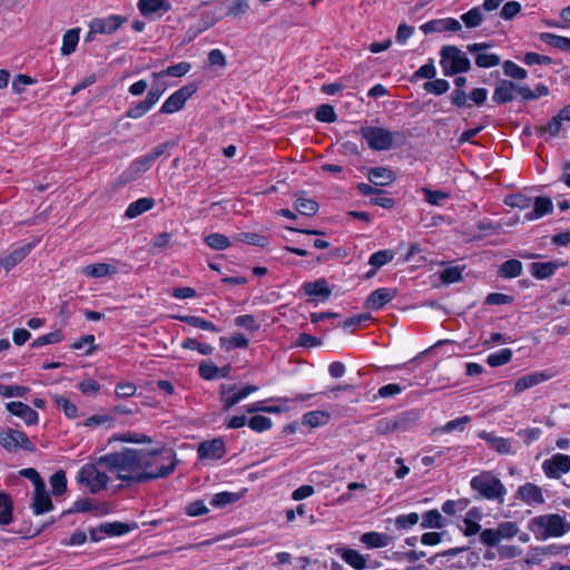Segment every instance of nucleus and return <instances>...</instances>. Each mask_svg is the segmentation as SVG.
Returning <instances> with one entry per match:
<instances>
[{"instance_id": "1", "label": "nucleus", "mask_w": 570, "mask_h": 570, "mask_svg": "<svg viewBox=\"0 0 570 570\" xmlns=\"http://www.w3.org/2000/svg\"><path fill=\"white\" fill-rule=\"evenodd\" d=\"M141 460V450L125 449L99 459L117 479L127 482H145Z\"/></svg>"}, {"instance_id": "2", "label": "nucleus", "mask_w": 570, "mask_h": 570, "mask_svg": "<svg viewBox=\"0 0 570 570\" xmlns=\"http://www.w3.org/2000/svg\"><path fill=\"white\" fill-rule=\"evenodd\" d=\"M141 460L145 481L166 478L176 466L177 459L173 450L159 449L153 451L141 450Z\"/></svg>"}, {"instance_id": "3", "label": "nucleus", "mask_w": 570, "mask_h": 570, "mask_svg": "<svg viewBox=\"0 0 570 570\" xmlns=\"http://www.w3.org/2000/svg\"><path fill=\"white\" fill-rule=\"evenodd\" d=\"M529 528L538 539L546 540L567 534L570 531V522L558 513L542 514L533 518Z\"/></svg>"}, {"instance_id": "4", "label": "nucleus", "mask_w": 570, "mask_h": 570, "mask_svg": "<svg viewBox=\"0 0 570 570\" xmlns=\"http://www.w3.org/2000/svg\"><path fill=\"white\" fill-rule=\"evenodd\" d=\"M470 485L473 491L478 492L487 500L498 501L500 503L504 501L507 489L500 479L494 476L490 471H483L473 476L470 481Z\"/></svg>"}, {"instance_id": "5", "label": "nucleus", "mask_w": 570, "mask_h": 570, "mask_svg": "<svg viewBox=\"0 0 570 570\" xmlns=\"http://www.w3.org/2000/svg\"><path fill=\"white\" fill-rule=\"evenodd\" d=\"M440 66L443 75L451 77L458 73L468 72L471 62L466 55L456 46H444L440 50Z\"/></svg>"}, {"instance_id": "6", "label": "nucleus", "mask_w": 570, "mask_h": 570, "mask_svg": "<svg viewBox=\"0 0 570 570\" xmlns=\"http://www.w3.org/2000/svg\"><path fill=\"white\" fill-rule=\"evenodd\" d=\"M362 138L367 142L372 150H389L394 141L402 138L403 135L396 131H390L382 127L365 126L360 129Z\"/></svg>"}, {"instance_id": "7", "label": "nucleus", "mask_w": 570, "mask_h": 570, "mask_svg": "<svg viewBox=\"0 0 570 570\" xmlns=\"http://www.w3.org/2000/svg\"><path fill=\"white\" fill-rule=\"evenodd\" d=\"M78 480L80 483L86 484L89 491L95 494L107 487L109 476L100 471L97 465L86 464L80 469Z\"/></svg>"}, {"instance_id": "8", "label": "nucleus", "mask_w": 570, "mask_h": 570, "mask_svg": "<svg viewBox=\"0 0 570 570\" xmlns=\"http://www.w3.org/2000/svg\"><path fill=\"white\" fill-rule=\"evenodd\" d=\"M0 444L9 452H17L19 449L30 452L36 450L26 433L13 429L0 431Z\"/></svg>"}, {"instance_id": "9", "label": "nucleus", "mask_w": 570, "mask_h": 570, "mask_svg": "<svg viewBox=\"0 0 570 570\" xmlns=\"http://www.w3.org/2000/svg\"><path fill=\"white\" fill-rule=\"evenodd\" d=\"M197 91L195 83H188L171 94L160 108L161 114H174L185 106L188 98Z\"/></svg>"}, {"instance_id": "10", "label": "nucleus", "mask_w": 570, "mask_h": 570, "mask_svg": "<svg viewBox=\"0 0 570 570\" xmlns=\"http://www.w3.org/2000/svg\"><path fill=\"white\" fill-rule=\"evenodd\" d=\"M492 47L489 42H476L466 46L469 52L475 55V65L479 68H492L501 63L500 56L488 53L487 50Z\"/></svg>"}, {"instance_id": "11", "label": "nucleus", "mask_w": 570, "mask_h": 570, "mask_svg": "<svg viewBox=\"0 0 570 570\" xmlns=\"http://www.w3.org/2000/svg\"><path fill=\"white\" fill-rule=\"evenodd\" d=\"M542 470L547 478L559 479L570 472V455L557 453L542 463Z\"/></svg>"}, {"instance_id": "12", "label": "nucleus", "mask_w": 570, "mask_h": 570, "mask_svg": "<svg viewBox=\"0 0 570 570\" xmlns=\"http://www.w3.org/2000/svg\"><path fill=\"white\" fill-rule=\"evenodd\" d=\"M237 390V385H223L222 387V402L224 404L225 410H229L237 403H239L242 400L247 397L249 394L256 392L258 390V386L248 384L240 390Z\"/></svg>"}, {"instance_id": "13", "label": "nucleus", "mask_w": 570, "mask_h": 570, "mask_svg": "<svg viewBox=\"0 0 570 570\" xmlns=\"http://www.w3.org/2000/svg\"><path fill=\"white\" fill-rule=\"evenodd\" d=\"M414 420L415 417L412 413H403L394 419H384L379 421L376 430L381 434H386L399 430L405 431L411 426Z\"/></svg>"}, {"instance_id": "14", "label": "nucleus", "mask_w": 570, "mask_h": 570, "mask_svg": "<svg viewBox=\"0 0 570 570\" xmlns=\"http://www.w3.org/2000/svg\"><path fill=\"white\" fill-rule=\"evenodd\" d=\"M197 453L203 461H216L222 459L225 453V443L222 439L202 442L198 445Z\"/></svg>"}, {"instance_id": "15", "label": "nucleus", "mask_w": 570, "mask_h": 570, "mask_svg": "<svg viewBox=\"0 0 570 570\" xmlns=\"http://www.w3.org/2000/svg\"><path fill=\"white\" fill-rule=\"evenodd\" d=\"M33 248V245L31 243L19 245L17 247H13L10 252L4 254L0 258V265L6 271H11L13 267H16L20 262H22L31 252Z\"/></svg>"}, {"instance_id": "16", "label": "nucleus", "mask_w": 570, "mask_h": 570, "mask_svg": "<svg viewBox=\"0 0 570 570\" xmlns=\"http://www.w3.org/2000/svg\"><path fill=\"white\" fill-rule=\"evenodd\" d=\"M125 21V17L112 14L105 18L94 19L89 27L91 28V32L110 35L115 32Z\"/></svg>"}, {"instance_id": "17", "label": "nucleus", "mask_w": 570, "mask_h": 570, "mask_svg": "<svg viewBox=\"0 0 570 570\" xmlns=\"http://www.w3.org/2000/svg\"><path fill=\"white\" fill-rule=\"evenodd\" d=\"M461 28L460 21L454 18L430 20L420 27L425 35L442 31H459Z\"/></svg>"}, {"instance_id": "18", "label": "nucleus", "mask_w": 570, "mask_h": 570, "mask_svg": "<svg viewBox=\"0 0 570 570\" xmlns=\"http://www.w3.org/2000/svg\"><path fill=\"white\" fill-rule=\"evenodd\" d=\"M6 407L11 414L19 416L28 425H36L38 423L39 415L37 411H35L28 404L22 402H9L7 403Z\"/></svg>"}, {"instance_id": "19", "label": "nucleus", "mask_w": 570, "mask_h": 570, "mask_svg": "<svg viewBox=\"0 0 570 570\" xmlns=\"http://www.w3.org/2000/svg\"><path fill=\"white\" fill-rule=\"evenodd\" d=\"M479 438L487 441L490 446L499 454H513V441L511 439H504L497 436L493 433L482 431L479 433Z\"/></svg>"}, {"instance_id": "20", "label": "nucleus", "mask_w": 570, "mask_h": 570, "mask_svg": "<svg viewBox=\"0 0 570 570\" xmlns=\"http://www.w3.org/2000/svg\"><path fill=\"white\" fill-rule=\"evenodd\" d=\"M30 507L33 514L36 515L47 513L53 509V504L49 493L46 490V485H43L41 489H35Z\"/></svg>"}, {"instance_id": "21", "label": "nucleus", "mask_w": 570, "mask_h": 570, "mask_svg": "<svg viewBox=\"0 0 570 570\" xmlns=\"http://www.w3.org/2000/svg\"><path fill=\"white\" fill-rule=\"evenodd\" d=\"M395 296V291L391 288H379L370 294L365 301V307L368 309H380L391 302Z\"/></svg>"}, {"instance_id": "22", "label": "nucleus", "mask_w": 570, "mask_h": 570, "mask_svg": "<svg viewBox=\"0 0 570 570\" xmlns=\"http://www.w3.org/2000/svg\"><path fill=\"white\" fill-rule=\"evenodd\" d=\"M150 164L145 157L136 158L128 168L120 175L119 179L122 184H128L136 180L140 175L146 173L150 168Z\"/></svg>"}, {"instance_id": "23", "label": "nucleus", "mask_w": 570, "mask_h": 570, "mask_svg": "<svg viewBox=\"0 0 570 570\" xmlns=\"http://www.w3.org/2000/svg\"><path fill=\"white\" fill-rule=\"evenodd\" d=\"M518 497L529 505L542 504L544 502L542 489L530 482L519 488Z\"/></svg>"}, {"instance_id": "24", "label": "nucleus", "mask_w": 570, "mask_h": 570, "mask_svg": "<svg viewBox=\"0 0 570 570\" xmlns=\"http://www.w3.org/2000/svg\"><path fill=\"white\" fill-rule=\"evenodd\" d=\"M305 295L320 297L322 301L327 299L332 291L325 278H318L314 282H305L302 285Z\"/></svg>"}, {"instance_id": "25", "label": "nucleus", "mask_w": 570, "mask_h": 570, "mask_svg": "<svg viewBox=\"0 0 570 570\" xmlns=\"http://www.w3.org/2000/svg\"><path fill=\"white\" fill-rule=\"evenodd\" d=\"M517 85L509 80L499 81L493 91L492 99L497 104H505L515 98Z\"/></svg>"}, {"instance_id": "26", "label": "nucleus", "mask_w": 570, "mask_h": 570, "mask_svg": "<svg viewBox=\"0 0 570 570\" xmlns=\"http://www.w3.org/2000/svg\"><path fill=\"white\" fill-rule=\"evenodd\" d=\"M361 542L370 549L385 548L393 542V537L382 532H366L362 534Z\"/></svg>"}, {"instance_id": "27", "label": "nucleus", "mask_w": 570, "mask_h": 570, "mask_svg": "<svg viewBox=\"0 0 570 570\" xmlns=\"http://www.w3.org/2000/svg\"><path fill=\"white\" fill-rule=\"evenodd\" d=\"M118 269L116 266L107 263H96L87 265L81 269V274L91 278H100L105 276H114Z\"/></svg>"}, {"instance_id": "28", "label": "nucleus", "mask_w": 570, "mask_h": 570, "mask_svg": "<svg viewBox=\"0 0 570 570\" xmlns=\"http://www.w3.org/2000/svg\"><path fill=\"white\" fill-rule=\"evenodd\" d=\"M367 179L376 186H387L395 180V174L385 167H374L367 171Z\"/></svg>"}, {"instance_id": "29", "label": "nucleus", "mask_w": 570, "mask_h": 570, "mask_svg": "<svg viewBox=\"0 0 570 570\" xmlns=\"http://www.w3.org/2000/svg\"><path fill=\"white\" fill-rule=\"evenodd\" d=\"M138 8L144 16L154 13L163 14L170 10V4L167 0H139Z\"/></svg>"}, {"instance_id": "30", "label": "nucleus", "mask_w": 570, "mask_h": 570, "mask_svg": "<svg viewBox=\"0 0 570 570\" xmlns=\"http://www.w3.org/2000/svg\"><path fill=\"white\" fill-rule=\"evenodd\" d=\"M336 553L352 568L363 570L366 568L365 558L354 549L337 548Z\"/></svg>"}, {"instance_id": "31", "label": "nucleus", "mask_w": 570, "mask_h": 570, "mask_svg": "<svg viewBox=\"0 0 570 570\" xmlns=\"http://www.w3.org/2000/svg\"><path fill=\"white\" fill-rule=\"evenodd\" d=\"M553 209L552 200L549 197H537L533 203V209L525 214L527 220L538 219Z\"/></svg>"}, {"instance_id": "32", "label": "nucleus", "mask_w": 570, "mask_h": 570, "mask_svg": "<svg viewBox=\"0 0 570 570\" xmlns=\"http://www.w3.org/2000/svg\"><path fill=\"white\" fill-rule=\"evenodd\" d=\"M549 376L542 372H535L531 374H527L519 380H517L514 384V390L517 393H521L532 386H535L544 381H547Z\"/></svg>"}, {"instance_id": "33", "label": "nucleus", "mask_w": 570, "mask_h": 570, "mask_svg": "<svg viewBox=\"0 0 570 570\" xmlns=\"http://www.w3.org/2000/svg\"><path fill=\"white\" fill-rule=\"evenodd\" d=\"M136 528H137L136 523L127 524V523H122L119 521L106 522V523H102L99 525L100 532H104L105 534H107L109 537H120V535H124V534L130 532L131 530H134Z\"/></svg>"}, {"instance_id": "34", "label": "nucleus", "mask_w": 570, "mask_h": 570, "mask_svg": "<svg viewBox=\"0 0 570 570\" xmlns=\"http://www.w3.org/2000/svg\"><path fill=\"white\" fill-rule=\"evenodd\" d=\"M13 521V502L6 492H0V527L9 525Z\"/></svg>"}, {"instance_id": "35", "label": "nucleus", "mask_w": 570, "mask_h": 570, "mask_svg": "<svg viewBox=\"0 0 570 570\" xmlns=\"http://www.w3.org/2000/svg\"><path fill=\"white\" fill-rule=\"evenodd\" d=\"M155 205V200L149 197L139 198L132 202L125 212V217L131 219L135 218L145 212L151 209Z\"/></svg>"}, {"instance_id": "36", "label": "nucleus", "mask_w": 570, "mask_h": 570, "mask_svg": "<svg viewBox=\"0 0 570 570\" xmlns=\"http://www.w3.org/2000/svg\"><path fill=\"white\" fill-rule=\"evenodd\" d=\"M557 268L554 262H538L530 265V273L538 279H544L553 275Z\"/></svg>"}, {"instance_id": "37", "label": "nucleus", "mask_w": 570, "mask_h": 570, "mask_svg": "<svg viewBox=\"0 0 570 570\" xmlns=\"http://www.w3.org/2000/svg\"><path fill=\"white\" fill-rule=\"evenodd\" d=\"M191 69V65L187 61H181L177 65H173V66H169L167 67L166 69L159 71V72H154L151 75V77L154 79H160L161 77H165V76H169V77H183L185 76L187 72H189V70Z\"/></svg>"}, {"instance_id": "38", "label": "nucleus", "mask_w": 570, "mask_h": 570, "mask_svg": "<svg viewBox=\"0 0 570 570\" xmlns=\"http://www.w3.org/2000/svg\"><path fill=\"white\" fill-rule=\"evenodd\" d=\"M79 33H80V29L73 28V29L68 30L63 35L62 46L60 49L62 56H69L76 50L77 45L79 42Z\"/></svg>"}, {"instance_id": "39", "label": "nucleus", "mask_w": 570, "mask_h": 570, "mask_svg": "<svg viewBox=\"0 0 570 570\" xmlns=\"http://www.w3.org/2000/svg\"><path fill=\"white\" fill-rule=\"evenodd\" d=\"M540 39L544 43H547L553 48L570 52V38L558 36V35L550 33V32H543L540 35Z\"/></svg>"}, {"instance_id": "40", "label": "nucleus", "mask_w": 570, "mask_h": 570, "mask_svg": "<svg viewBox=\"0 0 570 570\" xmlns=\"http://www.w3.org/2000/svg\"><path fill=\"white\" fill-rule=\"evenodd\" d=\"M176 318L180 322H184L193 327L200 328L204 331H210V332H219V330L215 326L214 323L206 321L199 316H193V315H181L176 316Z\"/></svg>"}, {"instance_id": "41", "label": "nucleus", "mask_w": 570, "mask_h": 570, "mask_svg": "<svg viewBox=\"0 0 570 570\" xmlns=\"http://www.w3.org/2000/svg\"><path fill=\"white\" fill-rule=\"evenodd\" d=\"M483 11L485 10L482 8V6L474 7L468 12L463 13L461 16V20L466 28H476L483 22Z\"/></svg>"}, {"instance_id": "42", "label": "nucleus", "mask_w": 570, "mask_h": 570, "mask_svg": "<svg viewBox=\"0 0 570 570\" xmlns=\"http://www.w3.org/2000/svg\"><path fill=\"white\" fill-rule=\"evenodd\" d=\"M330 415L324 411H311L303 415V423L311 428L322 426L327 423Z\"/></svg>"}, {"instance_id": "43", "label": "nucleus", "mask_w": 570, "mask_h": 570, "mask_svg": "<svg viewBox=\"0 0 570 570\" xmlns=\"http://www.w3.org/2000/svg\"><path fill=\"white\" fill-rule=\"evenodd\" d=\"M522 273V264L518 259L505 261L501 266L499 274L504 278H514Z\"/></svg>"}, {"instance_id": "44", "label": "nucleus", "mask_w": 570, "mask_h": 570, "mask_svg": "<svg viewBox=\"0 0 570 570\" xmlns=\"http://www.w3.org/2000/svg\"><path fill=\"white\" fill-rule=\"evenodd\" d=\"M444 519L438 510H430L423 514L421 527L424 529H441L444 527Z\"/></svg>"}, {"instance_id": "45", "label": "nucleus", "mask_w": 570, "mask_h": 570, "mask_svg": "<svg viewBox=\"0 0 570 570\" xmlns=\"http://www.w3.org/2000/svg\"><path fill=\"white\" fill-rule=\"evenodd\" d=\"M563 130H566L564 120L560 119L559 115L554 116L546 126L538 128L540 134H548L550 137H556Z\"/></svg>"}, {"instance_id": "46", "label": "nucleus", "mask_w": 570, "mask_h": 570, "mask_svg": "<svg viewBox=\"0 0 570 570\" xmlns=\"http://www.w3.org/2000/svg\"><path fill=\"white\" fill-rule=\"evenodd\" d=\"M512 358V351L510 348H502L495 353L488 355L487 363L491 367H498L509 363Z\"/></svg>"}, {"instance_id": "47", "label": "nucleus", "mask_w": 570, "mask_h": 570, "mask_svg": "<svg viewBox=\"0 0 570 570\" xmlns=\"http://www.w3.org/2000/svg\"><path fill=\"white\" fill-rule=\"evenodd\" d=\"M239 494L234 492H219L213 495L210 504L215 508H223L239 500Z\"/></svg>"}, {"instance_id": "48", "label": "nucleus", "mask_w": 570, "mask_h": 570, "mask_svg": "<svg viewBox=\"0 0 570 570\" xmlns=\"http://www.w3.org/2000/svg\"><path fill=\"white\" fill-rule=\"evenodd\" d=\"M394 258V252L391 249H382L370 256L368 264L372 267L380 268Z\"/></svg>"}, {"instance_id": "49", "label": "nucleus", "mask_w": 570, "mask_h": 570, "mask_svg": "<svg viewBox=\"0 0 570 570\" xmlns=\"http://www.w3.org/2000/svg\"><path fill=\"white\" fill-rule=\"evenodd\" d=\"M53 400H55L57 406L60 410H62V412L65 413V415L68 419H76V417H78L79 414H78L77 406L72 402H70L68 399H66L62 395H55Z\"/></svg>"}, {"instance_id": "50", "label": "nucleus", "mask_w": 570, "mask_h": 570, "mask_svg": "<svg viewBox=\"0 0 570 570\" xmlns=\"http://www.w3.org/2000/svg\"><path fill=\"white\" fill-rule=\"evenodd\" d=\"M422 193L424 194L425 202L433 206H441L444 200L450 198V194L443 190H431L424 187Z\"/></svg>"}, {"instance_id": "51", "label": "nucleus", "mask_w": 570, "mask_h": 570, "mask_svg": "<svg viewBox=\"0 0 570 570\" xmlns=\"http://www.w3.org/2000/svg\"><path fill=\"white\" fill-rule=\"evenodd\" d=\"M295 207L302 215L312 216L317 213L318 204L309 198L298 197Z\"/></svg>"}, {"instance_id": "52", "label": "nucleus", "mask_w": 570, "mask_h": 570, "mask_svg": "<svg viewBox=\"0 0 570 570\" xmlns=\"http://www.w3.org/2000/svg\"><path fill=\"white\" fill-rule=\"evenodd\" d=\"M426 92L441 96L450 89V83L445 79H433L423 85Z\"/></svg>"}, {"instance_id": "53", "label": "nucleus", "mask_w": 570, "mask_h": 570, "mask_svg": "<svg viewBox=\"0 0 570 570\" xmlns=\"http://www.w3.org/2000/svg\"><path fill=\"white\" fill-rule=\"evenodd\" d=\"M50 484L55 495L65 493L67 489V478L65 471L59 470L55 472L50 478Z\"/></svg>"}, {"instance_id": "54", "label": "nucleus", "mask_w": 570, "mask_h": 570, "mask_svg": "<svg viewBox=\"0 0 570 570\" xmlns=\"http://www.w3.org/2000/svg\"><path fill=\"white\" fill-rule=\"evenodd\" d=\"M205 243L213 249L223 250L230 246L228 237L223 234L214 233L205 238Z\"/></svg>"}, {"instance_id": "55", "label": "nucleus", "mask_w": 570, "mask_h": 570, "mask_svg": "<svg viewBox=\"0 0 570 570\" xmlns=\"http://www.w3.org/2000/svg\"><path fill=\"white\" fill-rule=\"evenodd\" d=\"M181 347L186 350L197 351L202 355H209L214 348L209 344L199 343L196 338H186L181 343Z\"/></svg>"}, {"instance_id": "56", "label": "nucleus", "mask_w": 570, "mask_h": 570, "mask_svg": "<svg viewBox=\"0 0 570 570\" xmlns=\"http://www.w3.org/2000/svg\"><path fill=\"white\" fill-rule=\"evenodd\" d=\"M165 90H166V85L160 82L159 79H155V81H154L153 86L150 87V89H149L145 100L151 107H154L158 102V100L160 99V97L163 96Z\"/></svg>"}, {"instance_id": "57", "label": "nucleus", "mask_w": 570, "mask_h": 570, "mask_svg": "<svg viewBox=\"0 0 570 570\" xmlns=\"http://www.w3.org/2000/svg\"><path fill=\"white\" fill-rule=\"evenodd\" d=\"M469 503L468 499L448 500L442 504V511L448 515H453L459 511L465 510Z\"/></svg>"}, {"instance_id": "58", "label": "nucleus", "mask_w": 570, "mask_h": 570, "mask_svg": "<svg viewBox=\"0 0 570 570\" xmlns=\"http://www.w3.org/2000/svg\"><path fill=\"white\" fill-rule=\"evenodd\" d=\"M236 239L258 247H265L268 244L267 238L265 236L256 233H240L236 236Z\"/></svg>"}, {"instance_id": "59", "label": "nucleus", "mask_w": 570, "mask_h": 570, "mask_svg": "<svg viewBox=\"0 0 570 570\" xmlns=\"http://www.w3.org/2000/svg\"><path fill=\"white\" fill-rule=\"evenodd\" d=\"M440 279L448 285L456 283L462 279V268L459 266L446 267L440 273Z\"/></svg>"}, {"instance_id": "60", "label": "nucleus", "mask_w": 570, "mask_h": 570, "mask_svg": "<svg viewBox=\"0 0 570 570\" xmlns=\"http://www.w3.org/2000/svg\"><path fill=\"white\" fill-rule=\"evenodd\" d=\"M503 71L508 77L513 79H525L528 73L527 70L518 66L511 60H507L503 62Z\"/></svg>"}, {"instance_id": "61", "label": "nucleus", "mask_w": 570, "mask_h": 570, "mask_svg": "<svg viewBox=\"0 0 570 570\" xmlns=\"http://www.w3.org/2000/svg\"><path fill=\"white\" fill-rule=\"evenodd\" d=\"M234 323L236 326L243 327L249 332H256L261 327L254 315L250 314L237 316Z\"/></svg>"}, {"instance_id": "62", "label": "nucleus", "mask_w": 570, "mask_h": 570, "mask_svg": "<svg viewBox=\"0 0 570 570\" xmlns=\"http://www.w3.org/2000/svg\"><path fill=\"white\" fill-rule=\"evenodd\" d=\"M28 392L26 386L0 384V395L3 397H23Z\"/></svg>"}, {"instance_id": "63", "label": "nucleus", "mask_w": 570, "mask_h": 570, "mask_svg": "<svg viewBox=\"0 0 570 570\" xmlns=\"http://www.w3.org/2000/svg\"><path fill=\"white\" fill-rule=\"evenodd\" d=\"M249 10L247 0H233L228 7L227 14L234 18H240Z\"/></svg>"}, {"instance_id": "64", "label": "nucleus", "mask_w": 570, "mask_h": 570, "mask_svg": "<svg viewBox=\"0 0 570 570\" xmlns=\"http://www.w3.org/2000/svg\"><path fill=\"white\" fill-rule=\"evenodd\" d=\"M519 532V527L517 523L511 521L502 522L497 528V533L499 534L500 540L501 539H511L514 535H517Z\"/></svg>"}]
</instances>
